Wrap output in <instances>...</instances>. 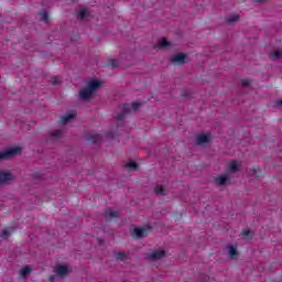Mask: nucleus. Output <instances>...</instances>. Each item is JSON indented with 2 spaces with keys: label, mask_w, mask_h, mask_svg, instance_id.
<instances>
[{
  "label": "nucleus",
  "mask_w": 282,
  "mask_h": 282,
  "mask_svg": "<svg viewBox=\"0 0 282 282\" xmlns=\"http://www.w3.org/2000/svg\"><path fill=\"white\" fill-rule=\"evenodd\" d=\"M237 21H239V15H232L227 19V23H237Z\"/></svg>",
  "instance_id": "26"
},
{
  "label": "nucleus",
  "mask_w": 282,
  "mask_h": 282,
  "mask_svg": "<svg viewBox=\"0 0 282 282\" xmlns=\"http://www.w3.org/2000/svg\"><path fill=\"white\" fill-rule=\"evenodd\" d=\"M102 83L100 80H90L88 82L87 86L85 88H82L79 90V100H91L94 93L98 87H101Z\"/></svg>",
  "instance_id": "1"
},
{
  "label": "nucleus",
  "mask_w": 282,
  "mask_h": 282,
  "mask_svg": "<svg viewBox=\"0 0 282 282\" xmlns=\"http://www.w3.org/2000/svg\"><path fill=\"white\" fill-rule=\"evenodd\" d=\"M58 275H56V274H54V275H51L50 278H48V281H51V282H56V281H58Z\"/></svg>",
  "instance_id": "29"
},
{
  "label": "nucleus",
  "mask_w": 282,
  "mask_h": 282,
  "mask_svg": "<svg viewBox=\"0 0 282 282\" xmlns=\"http://www.w3.org/2000/svg\"><path fill=\"white\" fill-rule=\"evenodd\" d=\"M133 235L137 239H144L147 237V228H134Z\"/></svg>",
  "instance_id": "11"
},
{
  "label": "nucleus",
  "mask_w": 282,
  "mask_h": 282,
  "mask_svg": "<svg viewBox=\"0 0 282 282\" xmlns=\"http://www.w3.org/2000/svg\"><path fill=\"white\" fill-rule=\"evenodd\" d=\"M166 256V251L164 250H156L148 254V259L150 261H160V259H163V257Z\"/></svg>",
  "instance_id": "6"
},
{
  "label": "nucleus",
  "mask_w": 282,
  "mask_h": 282,
  "mask_svg": "<svg viewBox=\"0 0 282 282\" xmlns=\"http://www.w3.org/2000/svg\"><path fill=\"white\" fill-rule=\"evenodd\" d=\"M229 171H231V173H237V171H239V164L236 161H231L229 164Z\"/></svg>",
  "instance_id": "17"
},
{
  "label": "nucleus",
  "mask_w": 282,
  "mask_h": 282,
  "mask_svg": "<svg viewBox=\"0 0 282 282\" xmlns=\"http://www.w3.org/2000/svg\"><path fill=\"white\" fill-rule=\"evenodd\" d=\"M228 253L230 256V259H236L237 257V249L232 246H228Z\"/></svg>",
  "instance_id": "21"
},
{
  "label": "nucleus",
  "mask_w": 282,
  "mask_h": 282,
  "mask_svg": "<svg viewBox=\"0 0 282 282\" xmlns=\"http://www.w3.org/2000/svg\"><path fill=\"white\" fill-rule=\"evenodd\" d=\"M21 153V148H9L8 150H4L3 152H0V162L3 160H12L14 155H19Z\"/></svg>",
  "instance_id": "3"
},
{
  "label": "nucleus",
  "mask_w": 282,
  "mask_h": 282,
  "mask_svg": "<svg viewBox=\"0 0 282 282\" xmlns=\"http://www.w3.org/2000/svg\"><path fill=\"white\" fill-rule=\"evenodd\" d=\"M107 65H108V67L116 69V67H118V59H110V61H108Z\"/></svg>",
  "instance_id": "24"
},
{
  "label": "nucleus",
  "mask_w": 282,
  "mask_h": 282,
  "mask_svg": "<svg viewBox=\"0 0 282 282\" xmlns=\"http://www.w3.org/2000/svg\"><path fill=\"white\" fill-rule=\"evenodd\" d=\"M41 21L47 22L50 19V13H47V10L40 11Z\"/></svg>",
  "instance_id": "19"
},
{
  "label": "nucleus",
  "mask_w": 282,
  "mask_h": 282,
  "mask_svg": "<svg viewBox=\"0 0 282 282\" xmlns=\"http://www.w3.org/2000/svg\"><path fill=\"white\" fill-rule=\"evenodd\" d=\"M251 173H252L253 177H256V180H261V170L252 169Z\"/></svg>",
  "instance_id": "23"
},
{
  "label": "nucleus",
  "mask_w": 282,
  "mask_h": 282,
  "mask_svg": "<svg viewBox=\"0 0 282 282\" xmlns=\"http://www.w3.org/2000/svg\"><path fill=\"white\" fill-rule=\"evenodd\" d=\"M73 118H76L75 113H68L66 116H63L62 117L63 124H67V122H69V120H73Z\"/></svg>",
  "instance_id": "16"
},
{
  "label": "nucleus",
  "mask_w": 282,
  "mask_h": 282,
  "mask_svg": "<svg viewBox=\"0 0 282 282\" xmlns=\"http://www.w3.org/2000/svg\"><path fill=\"white\" fill-rule=\"evenodd\" d=\"M51 83H52V85H58V78L52 77Z\"/></svg>",
  "instance_id": "31"
},
{
  "label": "nucleus",
  "mask_w": 282,
  "mask_h": 282,
  "mask_svg": "<svg viewBox=\"0 0 282 282\" xmlns=\"http://www.w3.org/2000/svg\"><path fill=\"white\" fill-rule=\"evenodd\" d=\"M51 137L53 138V140H58V139L63 138V131L55 130V131L51 132Z\"/></svg>",
  "instance_id": "18"
},
{
  "label": "nucleus",
  "mask_w": 282,
  "mask_h": 282,
  "mask_svg": "<svg viewBox=\"0 0 282 282\" xmlns=\"http://www.w3.org/2000/svg\"><path fill=\"white\" fill-rule=\"evenodd\" d=\"M116 259H119L120 261H122V259H124V253L122 252L117 253Z\"/></svg>",
  "instance_id": "30"
},
{
  "label": "nucleus",
  "mask_w": 282,
  "mask_h": 282,
  "mask_svg": "<svg viewBox=\"0 0 282 282\" xmlns=\"http://www.w3.org/2000/svg\"><path fill=\"white\" fill-rule=\"evenodd\" d=\"M126 169H129V171H135L138 169V163L135 161H131L129 163H126Z\"/></svg>",
  "instance_id": "20"
},
{
  "label": "nucleus",
  "mask_w": 282,
  "mask_h": 282,
  "mask_svg": "<svg viewBox=\"0 0 282 282\" xmlns=\"http://www.w3.org/2000/svg\"><path fill=\"white\" fill-rule=\"evenodd\" d=\"M119 214L118 212L111 209V208H107L105 212V219L106 221H111L112 219H118Z\"/></svg>",
  "instance_id": "9"
},
{
  "label": "nucleus",
  "mask_w": 282,
  "mask_h": 282,
  "mask_svg": "<svg viewBox=\"0 0 282 282\" xmlns=\"http://www.w3.org/2000/svg\"><path fill=\"white\" fill-rule=\"evenodd\" d=\"M242 236L243 237H249L250 239H252V231L248 230V229H245V230H242Z\"/></svg>",
  "instance_id": "28"
},
{
  "label": "nucleus",
  "mask_w": 282,
  "mask_h": 282,
  "mask_svg": "<svg viewBox=\"0 0 282 282\" xmlns=\"http://www.w3.org/2000/svg\"><path fill=\"white\" fill-rule=\"evenodd\" d=\"M256 3H265V0H254Z\"/></svg>",
  "instance_id": "32"
},
{
  "label": "nucleus",
  "mask_w": 282,
  "mask_h": 282,
  "mask_svg": "<svg viewBox=\"0 0 282 282\" xmlns=\"http://www.w3.org/2000/svg\"><path fill=\"white\" fill-rule=\"evenodd\" d=\"M171 62L174 65H184L186 63V55L184 53H178L172 56Z\"/></svg>",
  "instance_id": "7"
},
{
  "label": "nucleus",
  "mask_w": 282,
  "mask_h": 282,
  "mask_svg": "<svg viewBox=\"0 0 282 282\" xmlns=\"http://www.w3.org/2000/svg\"><path fill=\"white\" fill-rule=\"evenodd\" d=\"M12 232H14V228H4L3 231L0 234V237H2V239H9Z\"/></svg>",
  "instance_id": "14"
},
{
  "label": "nucleus",
  "mask_w": 282,
  "mask_h": 282,
  "mask_svg": "<svg viewBox=\"0 0 282 282\" xmlns=\"http://www.w3.org/2000/svg\"><path fill=\"white\" fill-rule=\"evenodd\" d=\"M159 45L160 47H169V45L171 44L169 43V41H166V39H162L159 41Z\"/></svg>",
  "instance_id": "25"
},
{
  "label": "nucleus",
  "mask_w": 282,
  "mask_h": 282,
  "mask_svg": "<svg viewBox=\"0 0 282 282\" xmlns=\"http://www.w3.org/2000/svg\"><path fill=\"white\" fill-rule=\"evenodd\" d=\"M270 58L272 61H279V58H282V51H274L270 54Z\"/></svg>",
  "instance_id": "15"
},
{
  "label": "nucleus",
  "mask_w": 282,
  "mask_h": 282,
  "mask_svg": "<svg viewBox=\"0 0 282 282\" xmlns=\"http://www.w3.org/2000/svg\"><path fill=\"white\" fill-rule=\"evenodd\" d=\"M141 106H142V102H138V101L132 102V105L123 104L122 111L117 116V120L119 122H122V120H124V118H127V116H129V113H131L132 109H133V111H138Z\"/></svg>",
  "instance_id": "2"
},
{
  "label": "nucleus",
  "mask_w": 282,
  "mask_h": 282,
  "mask_svg": "<svg viewBox=\"0 0 282 282\" xmlns=\"http://www.w3.org/2000/svg\"><path fill=\"white\" fill-rule=\"evenodd\" d=\"M241 85H242V87H250V85H252V80H250V79H242L241 80Z\"/></svg>",
  "instance_id": "27"
},
{
  "label": "nucleus",
  "mask_w": 282,
  "mask_h": 282,
  "mask_svg": "<svg viewBox=\"0 0 282 282\" xmlns=\"http://www.w3.org/2000/svg\"><path fill=\"white\" fill-rule=\"evenodd\" d=\"M210 142V138L207 134H200L196 139V144L202 145V144H208Z\"/></svg>",
  "instance_id": "13"
},
{
  "label": "nucleus",
  "mask_w": 282,
  "mask_h": 282,
  "mask_svg": "<svg viewBox=\"0 0 282 282\" xmlns=\"http://www.w3.org/2000/svg\"><path fill=\"white\" fill-rule=\"evenodd\" d=\"M86 140L88 144H96V142H100V140H102V135L99 133H88L86 135Z\"/></svg>",
  "instance_id": "8"
},
{
  "label": "nucleus",
  "mask_w": 282,
  "mask_h": 282,
  "mask_svg": "<svg viewBox=\"0 0 282 282\" xmlns=\"http://www.w3.org/2000/svg\"><path fill=\"white\" fill-rule=\"evenodd\" d=\"M215 186H226L227 184H230V178L228 177V174L219 175L214 180Z\"/></svg>",
  "instance_id": "5"
},
{
  "label": "nucleus",
  "mask_w": 282,
  "mask_h": 282,
  "mask_svg": "<svg viewBox=\"0 0 282 282\" xmlns=\"http://www.w3.org/2000/svg\"><path fill=\"white\" fill-rule=\"evenodd\" d=\"M87 17H89V9H85V7H79V12L77 14L78 21H83Z\"/></svg>",
  "instance_id": "12"
},
{
  "label": "nucleus",
  "mask_w": 282,
  "mask_h": 282,
  "mask_svg": "<svg viewBox=\"0 0 282 282\" xmlns=\"http://www.w3.org/2000/svg\"><path fill=\"white\" fill-rule=\"evenodd\" d=\"M154 194L160 195L161 197H166V195H169V189L164 188L163 185L156 184L154 186Z\"/></svg>",
  "instance_id": "10"
},
{
  "label": "nucleus",
  "mask_w": 282,
  "mask_h": 282,
  "mask_svg": "<svg viewBox=\"0 0 282 282\" xmlns=\"http://www.w3.org/2000/svg\"><path fill=\"white\" fill-rule=\"evenodd\" d=\"M31 272H32V268H30V267H24V268H22V270H21V276L25 278V276H28V274H30Z\"/></svg>",
  "instance_id": "22"
},
{
  "label": "nucleus",
  "mask_w": 282,
  "mask_h": 282,
  "mask_svg": "<svg viewBox=\"0 0 282 282\" xmlns=\"http://www.w3.org/2000/svg\"><path fill=\"white\" fill-rule=\"evenodd\" d=\"M53 272L59 279H65V276L69 274V268H67V265L57 264L56 267L53 268Z\"/></svg>",
  "instance_id": "4"
},
{
  "label": "nucleus",
  "mask_w": 282,
  "mask_h": 282,
  "mask_svg": "<svg viewBox=\"0 0 282 282\" xmlns=\"http://www.w3.org/2000/svg\"><path fill=\"white\" fill-rule=\"evenodd\" d=\"M97 241H98L99 243H102V240H101L100 238H98Z\"/></svg>",
  "instance_id": "33"
}]
</instances>
